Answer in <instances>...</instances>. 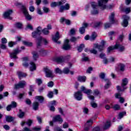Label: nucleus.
<instances>
[{"instance_id":"obj_26","label":"nucleus","mask_w":131,"mask_h":131,"mask_svg":"<svg viewBox=\"0 0 131 131\" xmlns=\"http://www.w3.org/2000/svg\"><path fill=\"white\" fill-rule=\"evenodd\" d=\"M86 79V76H79L78 77V80L79 81H81V82H85Z\"/></svg>"},{"instance_id":"obj_35","label":"nucleus","mask_w":131,"mask_h":131,"mask_svg":"<svg viewBox=\"0 0 131 131\" xmlns=\"http://www.w3.org/2000/svg\"><path fill=\"white\" fill-rule=\"evenodd\" d=\"M95 48L98 49L100 52L104 50V46L102 45H95Z\"/></svg>"},{"instance_id":"obj_40","label":"nucleus","mask_w":131,"mask_h":131,"mask_svg":"<svg viewBox=\"0 0 131 131\" xmlns=\"http://www.w3.org/2000/svg\"><path fill=\"white\" fill-rule=\"evenodd\" d=\"M84 48V44H81L78 47V51L79 53L82 51V50H83Z\"/></svg>"},{"instance_id":"obj_47","label":"nucleus","mask_w":131,"mask_h":131,"mask_svg":"<svg viewBox=\"0 0 131 131\" xmlns=\"http://www.w3.org/2000/svg\"><path fill=\"white\" fill-rule=\"evenodd\" d=\"M66 3H67V1H66V0H61L60 2H58L59 6H63V5L66 4Z\"/></svg>"},{"instance_id":"obj_31","label":"nucleus","mask_w":131,"mask_h":131,"mask_svg":"<svg viewBox=\"0 0 131 131\" xmlns=\"http://www.w3.org/2000/svg\"><path fill=\"white\" fill-rule=\"evenodd\" d=\"M41 39L42 38L41 37H39L38 39V42H37V49H39V48H40L41 46Z\"/></svg>"},{"instance_id":"obj_38","label":"nucleus","mask_w":131,"mask_h":131,"mask_svg":"<svg viewBox=\"0 0 131 131\" xmlns=\"http://www.w3.org/2000/svg\"><path fill=\"white\" fill-rule=\"evenodd\" d=\"M125 114H126V112H125L120 113L118 117V119H121V118H122V117H123Z\"/></svg>"},{"instance_id":"obj_33","label":"nucleus","mask_w":131,"mask_h":131,"mask_svg":"<svg viewBox=\"0 0 131 131\" xmlns=\"http://www.w3.org/2000/svg\"><path fill=\"white\" fill-rule=\"evenodd\" d=\"M38 51L40 55H41L42 56H45L47 55V51L43 50V49H41L39 50H38Z\"/></svg>"},{"instance_id":"obj_50","label":"nucleus","mask_w":131,"mask_h":131,"mask_svg":"<svg viewBox=\"0 0 131 131\" xmlns=\"http://www.w3.org/2000/svg\"><path fill=\"white\" fill-rule=\"evenodd\" d=\"M102 25V23L101 22H97L94 25V27L95 28H98V27H100Z\"/></svg>"},{"instance_id":"obj_41","label":"nucleus","mask_w":131,"mask_h":131,"mask_svg":"<svg viewBox=\"0 0 131 131\" xmlns=\"http://www.w3.org/2000/svg\"><path fill=\"white\" fill-rule=\"evenodd\" d=\"M70 72V70L68 68H64L62 71V73L64 74H68Z\"/></svg>"},{"instance_id":"obj_10","label":"nucleus","mask_w":131,"mask_h":131,"mask_svg":"<svg viewBox=\"0 0 131 131\" xmlns=\"http://www.w3.org/2000/svg\"><path fill=\"white\" fill-rule=\"evenodd\" d=\"M123 20L122 23V25L123 27H127V25H128V20H129V16L127 15H123Z\"/></svg>"},{"instance_id":"obj_61","label":"nucleus","mask_w":131,"mask_h":131,"mask_svg":"<svg viewBox=\"0 0 131 131\" xmlns=\"http://www.w3.org/2000/svg\"><path fill=\"white\" fill-rule=\"evenodd\" d=\"M99 57L100 58H101V59H105L106 58V54H105L104 53H101L99 55Z\"/></svg>"},{"instance_id":"obj_11","label":"nucleus","mask_w":131,"mask_h":131,"mask_svg":"<svg viewBox=\"0 0 131 131\" xmlns=\"http://www.w3.org/2000/svg\"><path fill=\"white\" fill-rule=\"evenodd\" d=\"M20 53V51L18 49H15L13 51V52L10 54V58L11 59H18V57H17V55Z\"/></svg>"},{"instance_id":"obj_55","label":"nucleus","mask_w":131,"mask_h":131,"mask_svg":"<svg viewBox=\"0 0 131 131\" xmlns=\"http://www.w3.org/2000/svg\"><path fill=\"white\" fill-rule=\"evenodd\" d=\"M24 115H25L24 112H22L21 110H19V118H23V117L24 116Z\"/></svg>"},{"instance_id":"obj_27","label":"nucleus","mask_w":131,"mask_h":131,"mask_svg":"<svg viewBox=\"0 0 131 131\" xmlns=\"http://www.w3.org/2000/svg\"><path fill=\"white\" fill-rule=\"evenodd\" d=\"M96 37H97V33H96L95 32H93L92 33V35L90 37V40H91V41H94V40L96 39Z\"/></svg>"},{"instance_id":"obj_52","label":"nucleus","mask_w":131,"mask_h":131,"mask_svg":"<svg viewBox=\"0 0 131 131\" xmlns=\"http://www.w3.org/2000/svg\"><path fill=\"white\" fill-rule=\"evenodd\" d=\"M115 49V46L108 47L107 49V53H111L112 51H113V50Z\"/></svg>"},{"instance_id":"obj_18","label":"nucleus","mask_w":131,"mask_h":131,"mask_svg":"<svg viewBox=\"0 0 131 131\" xmlns=\"http://www.w3.org/2000/svg\"><path fill=\"white\" fill-rule=\"evenodd\" d=\"M52 121H53V122H56L57 121H58V122H63V119L61 118V116L57 115L53 118Z\"/></svg>"},{"instance_id":"obj_23","label":"nucleus","mask_w":131,"mask_h":131,"mask_svg":"<svg viewBox=\"0 0 131 131\" xmlns=\"http://www.w3.org/2000/svg\"><path fill=\"white\" fill-rule=\"evenodd\" d=\"M23 59V61H24V62L23 63V66H24V67H28L29 64H28V62H26L29 60L28 57H24Z\"/></svg>"},{"instance_id":"obj_12","label":"nucleus","mask_w":131,"mask_h":131,"mask_svg":"<svg viewBox=\"0 0 131 131\" xmlns=\"http://www.w3.org/2000/svg\"><path fill=\"white\" fill-rule=\"evenodd\" d=\"M60 39V34H59V32H57L55 34V36H52V39L54 42L56 43H61V42L58 41Z\"/></svg>"},{"instance_id":"obj_9","label":"nucleus","mask_w":131,"mask_h":131,"mask_svg":"<svg viewBox=\"0 0 131 131\" xmlns=\"http://www.w3.org/2000/svg\"><path fill=\"white\" fill-rule=\"evenodd\" d=\"M74 97L77 101H81L82 100V93L80 91L75 92Z\"/></svg>"},{"instance_id":"obj_48","label":"nucleus","mask_w":131,"mask_h":131,"mask_svg":"<svg viewBox=\"0 0 131 131\" xmlns=\"http://www.w3.org/2000/svg\"><path fill=\"white\" fill-rule=\"evenodd\" d=\"M10 105L12 108H16L17 107V103L15 101H12Z\"/></svg>"},{"instance_id":"obj_54","label":"nucleus","mask_w":131,"mask_h":131,"mask_svg":"<svg viewBox=\"0 0 131 131\" xmlns=\"http://www.w3.org/2000/svg\"><path fill=\"white\" fill-rule=\"evenodd\" d=\"M42 9L45 13H48L49 12H50V9H49L48 7H43Z\"/></svg>"},{"instance_id":"obj_24","label":"nucleus","mask_w":131,"mask_h":131,"mask_svg":"<svg viewBox=\"0 0 131 131\" xmlns=\"http://www.w3.org/2000/svg\"><path fill=\"white\" fill-rule=\"evenodd\" d=\"M33 55V59L34 61H37V59H38V53H37L36 51H33L32 52Z\"/></svg>"},{"instance_id":"obj_6","label":"nucleus","mask_w":131,"mask_h":131,"mask_svg":"<svg viewBox=\"0 0 131 131\" xmlns=\"http://www.w3.org/2000/svg\"><path fill=\"white\" fill-rule=\"evenodd\" d=\"M41 34V27L39 26L37 28L36 31L32 33V36L33 38H36L38 36Z\"/></svg>"},{"instance_id":"obj_8","label":"nucleus","mask_w":131,"mask_h":131,"mask_svg":"<svg viewBox=\"0 0 131 131\" xmlns=\"http://www.w3.org/2000/svg\"><path fill=\"white\" fill-rule=\"evenodd\" d=\"M12 14H13V10L10 9V10H7L3 14L4 18H5V19H8L9 20H12V17H11V15H12Z\"/></svg>"},{"instance_id":"obj_62","label":"nucleus","mask_w":131,"mask_h":131,"mask_svg":"<svg viewBox=\"0 0 131 131\" xmlns=\"http://www.w3.org/2000/svg\"><path fill=\"white\" fill-rule=\"evenodd\" d=\"M111 27V24L105 23L104 24V28H105V29H107V28H109Z\"/></svg>"},{"instance_id":"obj_5","label":"nucleus","mask_w":131,"mask_h":131,"mask_svg":"<svg viewBox=\"0 0 131 131\" xmlns=\"http://www.w3.org/2000/svg\"><path fill=\"white\" fill-rule=\"evenodd\" d=\"M91 6L93 8V10L91 11V14L92 15H97L99 13V11H98V5L95 2H92L91 3Z\"/></svg>"},{"instance_id":"obj_2","label":"nucleus","mask_w":131,"mask_h":131,"mask_svg":"<svg viewBox=\"0 0 131 131\" xmlns=\"http://www.w3.org/2000/svg\"><path fill=\"white\" fill-rule=\"evenodd\" d=\"M108 1L109 0H98V6H99V7H100L101 9H103V10L104 9H107V10L112 9V8H113V5H110L107 6H106Z\"/></svg>"},{"instance_id":"obj_16","label":"nucleus","mask_w":131,"mask_h":131,"mask_svg":"<svg viewBox=\"0 0 131 131\" xmlns=\"http://www.w3.org/2000/svg\"><path fill=\"white\" fill-rule=\"evenodd\" d=\"M111 126V122L110 120H107L106 122L104 123L103 129L104 130H106V129H108L110 128Z\"/></svg>"},{"instance_id":"obj_15","label":"nucleus","mask_w":131,"mask_h":131,"mask_svg":"<svg viewBox=\"0 0 131 131\" xmlns=\"http://www.w3.org/2000/svg\"><path fill=\"white\" fill-rule=\"evenodd\" d=\"M69 9H70V5H69V4L67 3L65 6H61L60 8L59 9V12L60 13H63L64 10H69Z\"/></svg>"},{"instance_id":"obj_57","label":"nucleus","mask_w":131,"mask_h":131,"mask_svg":"<svg viewBox=\"0 0 131 131\" xmlns=\"http://www.w3.org/2000/svg\"><path fill=\"white\" fill-rule=\"evenodd\" d=\"M113 108L114 109V110H119L120 109V106H119V105L118 104H115L113 106Z\"/></svg>"},{"instance_id":"obj_53","label":"nucleus","mask_w":131,"mask_h":131,"mask_svg":"<svg viewBox=\"0 0 131 131\" xmlns=\"http://www.w3.org/2000/svg\"><path fill=\"white\" fill-rule=\"evenodd\" d=\"M32 122H33V121H32V120H28L26 122V124H27L28 126H31V125L32 124Z\"/></svg>"},{"instance_id":"obj_63","label":"nucleus","mask_w":131,"mask_h":131,"mask_svg":"<svg viewBox=\"0 0 131 131\" xmlns=\"http://www.w3.org/2000/svg\"><path fill=\"white\" fill-rule=\"evenodd\" d=\"M41 129L40 127H34L32 128V130L34 131H40Z\"/></svg>"},{"instance_id":"obj_39","label":"nucleus","mask_w":131,"mask_h":131,"mask_svg":"<svg viewBox=\"0 0 131 131\" xmlns=\"http://www.w3.org/2000/svg\"><path fill=\"white\" fill-rule=\"evenodd\" d=\"M6 121H8V122H11L14 120V118L11 116H6Z\"/></svg>"},{"instance_id":"obj_60","label":"nucleus","mask_w":131,"mask_h":131,"mask_svg":"<svg viewBox=\"0 0 131 131\" xmlns=\"http://www.w3.org/2000/svg\"><path fill=\"white\" fill-rule=\"evenodd\" d=\"M90 52L91 54H94V55H97V53H98L97 50L95 49L90 50Z\"/></svg>"},{"instance_id":"obj_22","label":"nucleus","mask_w":131,"mask_h":131,"mask_svg":"<svg viewBox=\"0 0 131 131\" xmlns=\"http://www.w3.org/2000/svg\"><path fill=\"white\" fill-rule=\"evenodd\" d=\"M31 66L30 67V71H34V70H36V66L35 63L32 61L30 63Z\"/></svg>"},{"instance_id":"obj_4","label":"nucleus","mask_w":131,"mask_h":131,"mask_svg":"<svg viewBox=\"0 0 131 131\" xmlns=\"http://www.w3.org/2000/svg\"><path fill=\"white\" fill-rule=\"evenodd\" d=\"M44 71L46 73V76L48 78H53L55 77V75L53 73V71L50 68L46 67L44 69Z\"/></svg>"},{"instance_id":"obj_64","label":"nucleus","mask_w":131,"mask_h":131,"mask_svg":"<svg viewBox=\"0 0 131 131\" xmlns=\"http://www.w3.org/2000/svg\"><path fill=\"white\" fill-rule=\"evenodd\" d=\"M16 27H17V28H22V24L19 23H17L16 24Z\"/></svg>"},{"instance_id":"obj_28","label":"nucleus","mask_w":131,"mask_h":131,"mask_svg":"<svg viewBox=\"0 0 131 131\" xmlns=\"http://www.w3.org/2000/svg\"><path fill=\"white\" fill-rule=\"evenodd\" d=\"M105 81L106 82V84L104 85V88L105 90H107V89H108L109 86L111 85V82H110L109 79H105Z\"/></svg>"},{"instance_id":"obj_51","label":"nucleus","mask_w":131,"mask_h":131,"mask_svg":"<svg viewBox=\"0 0 131 131\" xmlns=\"http://www.w3.org/2000/svg\"><path fill=\"white\" fill-rule=\"evenodd\" d=\"M78 38H79V37L76 38L73 36L71 38L70 41H72V42H75V41H76Z\"/></svg>"},{"instance_id":"obj_13","label":"nucleus","mask_w":131,"mask_h":131,"mask_svg":"<svg viewBox=\"0 0 131 131\" xmlns=\"http://www.w3.org/2000/svg\"><path fill=\"white\" fill-rule=\"evenodd\" d=\"M84 93L88 95V98L89 99H90V100H92V101H94V100H95V97H94V96L90 95H91V94H92V90L86 89Z\"/></svg>"},{"instance_id":"obj_45","label":"nucleus","mask_w":131,"mask_h":131,"mask_svg":"<svg viewBox=\"0 0 131 131\" xmlns=\"http://www.w3.org/2000/svg\"><path fill=\"white\" fill-rule=\"evenodd\" d=\"M47 96L48 98H49V99H52V98L54 97V93H53L52 91L49 92Z\"/></svg>"},{"instance_id":"obj_56","label":"nucleus","mask_w":131,"mask_h":131,"mask_svg":"<svg viewBox=\"0 0 131 131\" xmlns=\"http://www.w3.org/2000/svg\"><path fill=\"white\" fill-rule=\"evenodd\" d=\"M48 86L49 88H53L54 86V82L53 81H50L48 83Z\"/></svg>"},{"instance_id":"obj_44","label":"nucleus","mask_w":131,"mask_h":131,"mask_svg":"<svg viewBox=\"0 0 131 131\" xmlns=\"http://www.w3.org/2000/svg\"><path fill=\"white\" fill-rule=\"evenodd\" d=\"M35 82L39 86L42 83V80H41V79L37 78L36 79Z\"/></svg>"},{"instance_id":"obj_17","label":"nucleus","mask_w":131,"mask_h":131,"mask_svg":"<svg viewBox=\"0 0 131 131\" xmlns=\"http://www.w3.org/2000/svg\"><path fill=\"white\" fill-rule=\"evenodd\" d=\"M115 49H117L119 52H123L125 50L124 47L120 44L116 43L115 46Z\"/></svg>"},{"instance_id":"obj_59","label":"nucleus","mask_w":131,"mask_h":131,"mask_svg":"<svg viewBox=\"0 0 131 131\" xmlns=\"http://www.w3.org/2000/svg\"><path fill=\"white\" fill-rule=\"evenodd\" d=\"M1 42L3 44L7 43V42H8V40L6 38H2L1 39Z\"/></svg>"},{"instance_id":"obj_36","label":"nucleus","mask_w":131,"mask_h":131,"mask_svg":"<svg viewBox=\"0 0 131 131\" xmlns=\"http://www.w3.org/2000/svg\"><path fill=\"white\" fill-rule=\"evenodd\" d=\"M41 32H43V34L45 35H48L49 33H50V31H49V30L47 28H45L43 30L41 29Z\"/></svg>"},{"instance_id":"obj_49","label":"nucleus","mask_w":131,"mask_h":131,"mask_svg":"<svg viewBox=\"0 0 131 131\" xmlns=\"http://www.w3.org/2000/svg\"><path fill=\"white\" fill-rule=\"evenodd\" d=\"M99 76H100V78H101V79H103V80H104V81H105V79H108L105 78V73H101Z\"/></svg>"},{"instance_id":"obj_3","label":"nucleus","mask_w":131,"mask_h":131,"mask_svg":"<svg viewBox=\"0 0 131 131\" xmlns=\"http://www.w3.org/2000/svg\"><path fill=\"white\" fill-rule=\"evenodd\" d=\"M127 83H128V79L126 78L123 79L122 80L121 87L119 85L117 86V91H119V92H123V91L126 90V87L125 86L127 85Z\"/></svg>"},{"instance_id":"obj_21","label":"nucleus","mask_w":131,"mask_h":131,"mask_svg":"<svg viewBox=\"0 0 131 131\" xmlns=\"http://www.w3.org/2000/svg\"><path fill=\"white\" fill-rule=\"evenodd\" d=\"M120 94L117 93L115 94V97L116 98V99H119V102L120 103H124V98L122 97H120Z\"/></svg>"},{"instance_id":"obj_29","label":"nucleus","mask_w":131,"mask_h":131,"mask_svg":"<svg viewBox=\"0 0 131 131\" xmlns=\"http://www.w3.org/2000/svg\"><path fill=\"white\" fill-rule=\"evenodd\" d=\"M125 67V66H124L122 63H120L118 66V69L119 70H120V71H124V68Z\"/></svg>"},{"instance_id":"obj_42","label":"nucleus","mask_w":131,"mask_h":131,"mask_svg":"<svg viewBox=\"0 0 131 131\" xmlns=\"http://www.w3.org/2000/svg\"><path fill=\"white\" fill-rule=\"evenodd\" d=\"M23 43L25 46H28V47H32V42H30L26 41H23Z\"/></svg>"},{"instance_id":"obj_34","label":"nucleus","mask_w":131,"mask_h":131,"mask_svg":"<svg viewBox=\"0 0 131 131\" xmlns=\"http://www.w3.org/2000/svg\"><path fill=\"white\" fill-rule=\"evenodd\" d=\"M35 99L39 101L40 103H42L43 102V97L41 96H37L35 97Z\"/></svg>"},{"instance_id":"obj_19","label":"nucleus","mask_w":131,"mask_h":131,"mask_svg":"<svg viewBox=\"0 0 131 131\" xmlns=\"http://www.w3.org/2000/svg\"><path fill=\"white\" fill-rule=\"evenodd\" d=\"M17 74L19 79H22L23 77H26L27 76V74L26 73H23L22 72H17Z\"/></svg>"},{"instance_id":"obj_1","label":"nucleus","mask_w":131,"mask_h":131,"mask_svg":"<svg viewBox=\"0 0 131 131\" xmlns=\"http://www.w3.org/2000/svg\"><path fill=\"white\" fill-rule=\"evenodd\" d=\"M15 6H16V7H20V6H21V12H23L24 15L25 16L27 20H31V19H32L31 16L29 15V13H28V10H27V8L25 6L22 5V3L16 2L15 3Z\"/></svg>"},{"instance_id":"obj_37","label":"nucleus","mask_w":131,"mask_h":131,"mask_svg":"<svg viewBox=\"0 0 131 131\" xmlns=\"http://www.w3.org/2000/svg\"><path fill=\"white\" fill-rule=\"evenodd\" d=\"M56 61L58 63H63L65 61L64 58L63 57H57L56 58Z\"/></svg>"},{"instance_id":"obj_58","label":"nucleus","mask_w":131,"mask_h":131,"mask_svg":"<svg viewBox=\"0 0 131 131\" xmlns=\"http://www.w3.org/2000/svg\"><path fill=\"white\" fill-rule=\"evenodd\" d=\"M0 48L2 50H7V46H6V45L5 44L2 43L1 45H0Z\"/></svg>"},{"instance_id":"obj_7","label":"nucleus","mask_w":131,"mask_h":131,"mask_svg":"<svg viewBox=\"0 0 131 131\" xmlns=\"http://www.w3.org/2000/svg\"><path fill=\"white\" fill-rule=\"evenodd\" d=\"M25 85H26V81L25 80H21L18 82V83L15 84L14 89L18 90L19 89H23Z\"/></svg>"},{"instance_id":"obj_43","label":"nucleus","mask_w":131,"mask_h":131,"mask_svg":"<svg viewBox=\"0 0 131 131\" xmlns=\"http://www.w3.org/2000/svg\"><path fill=\"white\" fill-rule=\"evenodd\" d=\"M51 7H52V8H55L56 7H59V2H52L51 4Z\"/></svg>"},{"instance_id":"obj_46","label":"nucleus","mask_w":131,"mask_h":131,"mask_svg":"<svg viewBox=\"0 0 131 131\" xmlns=\"http://www.w3.org/2000/svg\"><path fill=\"white\" fill-rule=\"evenodd\" d=\"M79 31L81 34H83L85 32V29L83 27L80 28Z\"/></svg>"},{"instance_id":"obj_30","label":"nucleus","mask_w":131,"mask_h":131,"mask_svg":"<svg viewBox=\"0 0 131 131\" xmlns=\"http://www.w3.org/2000/svg\"><path fill=\"white\" fill-rule=\"evenodd\" d=\"M121 11H122V12H124L126 14H129V13H130V7L123 8Z\"/></svg>"},{"instance_id":"obj_32","label":"nucleus","mask_w":131,"mask_h":131,"mask_svg":"<svg viewBox=\"0 0 131 131\" xmlns=\"http://www.w3.org/2000/svg\"><path fill=\"white\" fill-rule=\"evenodd\" d=\"M55 73L58 74H62L63 71L61 70V69L59 68H56L54 70Z\"/></svg>"},{"instance_id":"obj_14","label":"nucleus","mask_w":131,"mask_h":131,"mask_svg":"<svg viewBox=\"0 0 131 131\" xmlns=\"http://www.w3.org/2000/svg\"><path fill=\"white\" fill-rule=\"evenodd\" d=\"M62 49L67 51L68 50H70V45H69V40L66 39L64 41V43L63 45Z\"/></svg>"},{"instance_id":"obj_20","label":"nucleus","mask_w":131,"mask_h":131,"mask_svg":"<svg viewBox=\"0 0 131 131\" xmlns=\"http://www.w3.org/2000/svg\"><path fill=\"white\" fill-rule=\"evenodd\" d=\"M115 16V14L114 12H112L111 15L109 16V20L111 24H113L115 22L114 17Z\"/></svg>"},{"instance_id":"obj_25","label":"nucleus","mask_w":131,"mask_h":131,"mask_svg":"<svg viewBox=\"0 0 131 131\" xmlns=\"http://www.w3.org/2000/svg\"><path fill=\"white\" fill-rule=\"evenodd\" d=\"M38 106H39V103L37 102H34L33 103V109L35 111L38 110Z\"/></svg>"}]
</instances>
